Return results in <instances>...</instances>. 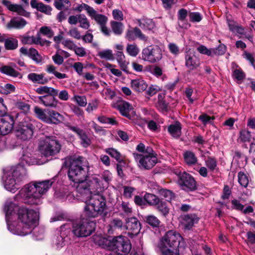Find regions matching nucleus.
I'll use <instances>...</instances> for the list:
<instances>
[{
    "label": "nucleus",
    "mask_w": 255,
    "mask_h": 255,
    "mask_svg": "<svg viewBox=\"0 0 255 255\" xmlns=\"http://www.w3.org/2000/svg\"><path fill=\"white\" fill-rule=\"evenodd\" d=\"M53 183L52 179L33 181L25 185L14 198L7 201L4 206L8 230L14 235L24 236L31 233L37 226L39 213L32 209L19 208L15 202L40 205L43 195Z\"/></svg>",
    "instance_id": "obj_1"
},
{
    "label": "nucleus",
    "mask_w": 255,
    "mask_h": 255,
    "mask_svg": "<svg viewBox=\"0 0 255 255\" xmlns=\"http://www.w3.org/2000/svg\"><path fill=\"white\" fill-rule=\"evenodd\" d=\"M32 150L27 148L23 150L21 157L22 165L19 164L16 167H12L4 170L2 176V184L8 191L15 193L23 182L25 175V169L23 167L24 163L28 165L39 164L40 162L32 156Z\"/></svg>",
    "instance_id": "obj_2"
},
{
    "label": "nucleus",
    "mask_w": 255,
    "mask_h": 255,
    "mask_svg": "<svg viewBox=\"0 0 255 255\" xmlns=\"http://www.w3.org/2000/svg\"><path fill=\"white\" fill-rule=\"evenodd\" d=\"M81 201L85 203L84 209L85 215L89 218H96L104 214L107 209L106 200L101 194L80 195Z\"/></svg>",
    "instance_id": "obj_3"
},
{
    "label": "nucleus",
    "mask_w": 255,
    "mask_h": 255,
    "mask_svg": "<svg viewBox=\"0 0 255 255\" xmlns=\"http://www.w3.org/2000/svg\"><path fill=\"white\" fill-rule=\"evenodd\" d=\"M183 244V239L180 234L170 230L160 239L158 248L162 255H179V248Z\"/></svg>",
    "instance_id": "obj_4"
},
{
    "label": "nucleus",
    "mask_w": 255,
    "mask_h": 255,
    "mask_svg": "<svg viewBox=\"0 0 255 255\" xmlns=\"http://www.w3.org/2000/svg\"><path fill=\"white\" fill-rule=\"evenodd\" d=\"M95 243L103 247L116 252L118 254L123 255L128 254L131 250V245L128 239L123 236L116 237L110 240L99 236L93 237Z\"/></svg>",
    "instance_id": "obj_5"
},
{
    "label": "nucleus",
    "mask_w": 255,
    "mask_h": 255,
    "mask_svg": "<svg viewBox=\"0 0 255 255\" xmlns=\"http://www.w3.org/2000/svg\"><path fill=\"white\" fill-rule=\"evenodd\" d=\"M83 158H69L66 159L65 164L69 167L68 177L72 181L81 184L86 180V172L82 167Z\"/></svg>",
    "instance_id": "obj_6"
},
{
    "label": "nucleus",
    "mask_w": 255,
    "mask_h": 255,
    "mask_svg": "<svg viewBox=\"0 0 255 255\" xmlns=\"http://www.w3.org/2000/svg\"><path fill=\"white\" fill-rule=\"evenodd\" d=\"M108 188L106 183H103V180L96 177H89L85 182L78 185L77 191L80 195L101 194Z\"/></svg>",
    "instance_id": "obj_7"
},
{
    "label": "nucleus",
    "mask_w": 255,
    "mask_h": 255,
    "mask_svg": "<svg viewBox=\"0 0 255 255\" xmlns=\"http://www.w3.org/2000/svg\"><path fill=\"white\" fill-rule=\"evenodd\" d=\"M133 155L141 169H150L157 162L156 154L149 147H146V151L143 153H133Z\"/></svg>",
    "instance_id": "obj_8"
},
{
    "label": "nucleus",
    "mask_w": 255,
    "mask_h": 255,
    "mask_svg": "<svg viewBox=\"0 0 255 255\" xmlns=\"http://www.w3.org/2000/svg\"><path fill=\"white\" fill-rule=\"evenodd\" d=\"M36 124L34 120L25 116L15 130L16 137L22 140L30 139L33 135Z\"/></svg>",
    "instance_id": "obj_9"
},
{
    "label": "nucleus",
    "mask_w": 255,
    "mask_h": 255,
    "mask_svg": "<svg viewBox=\"0 0 255 255\" xmlns=\"http://www.w3.org/2000/svg\"><path fill=\"white\" fill-rule=\"evenodd\" d=\"M96 224L94 222L82 219L74 222L73 224V232L78 237H87L95 231Z\"/></svg>",
    "instance_id": "obj_10"
},
{
    "label": "nucleus",
    "mask_w": 255,
    "mask_h": 255,
    "mask_svg": "<svg viewBox=\"0 0 255 255\" xmlns=\"http://www.w3.org/2000/svg\"><path fill=\"white\" fill-rule=\"evenodd\" d=\"M38 148L41 154L48 157L58 153L61 149V144L55 139L47 137L40 142Z\"/></svg>",
    "instance_id": "obj_11"
},
{
    "label": "nucleus",
    "mask_w": 255,
    "mask_h": 255,
    "mask_svg": "<svg viewBox=\"0 0 255 255\" xmlns=\"http://www.w3.org/2000/svg\"><path fill=\"white\" fill-rule=\"evenodd\" d=\"M3 99L0 98V134H8L13 128L14 121L12 117L6 114L7 108L3 103Z\"/></svg>",
    "instance_id": "obj_12"
},
{
    "label": "nucleus",
    "mask_w": 255,
    "mask_h": 255,
    "mask_svg": "<svg viewBox=\"0 0 255 255\" xmlns=\"http://www.w3.org/2000/svg\"><path fill=\"white\" fill-rule=\"evenodd\" d=\"M162 58V50L157 45L148 46L141 51V59L150 63L159 62Z\"/></svg>",
    "instance_id": "obj_13"
},
{
    "label": "nucleus",
    "mask_w": 255,
    "mask_h": 255,
    "mask_svg": "<svg viewBox=\"0 0 255 255\" xmlns=\"http://www.w3.org/2000/svg\"><path fill=\"white\" fill-rule=\"evenodd\" d=\"M178 183L185 191H193L196 188V183L194 178L186 172L179 175Z\"/></svg>",
    "instance_id": "obj_14"
},
{
    "label": "nucleus",
    "mask_w": 255,
    "mask_h": 255,
    "mask_svg": "<svg viewBox=\"0 0 255 255\" xmlns=\"http://www.w3.org/2000/svg\"><path fill=\"white\" fill-rule=\"evenodd\" d=\"M68 127L78 135L83 147L87 148L91 145V139L84 130L76 126H68Z\"/></svg>",
    "instance_id": "obj_15"
},
{
    "label": "nucleus",
    "mask_w": 255,
    "mask_h": 255,
    "mask_svg": "<svg viewBox=\"0 0 255 255\" xmlns=\"http://www.w3.org/2000/svg\"><path fill=\"white\" fill-rule=\"evenodd\" d=\"M75 193L72 192H69L67 189H65L62 191L56 192L55 196L59 198L62 201H68L69 202H74L77 200H81V198L79 196V194L78 192L77 189Z\"/></svg>",
    "instance_id": "obj_16"
},
{
    "label": "nucleus",
    "mask_w": 255,
    "mask_h": 255,
    "mask_svg": "<svg viewBox=\"0 0 255 255\" xmlns=\"http://www.w3.org/2000/svg\"><path fill=\"white\" fill-rule=\"evenodd\" d=\"M125 229L128 230V234L132 235H137L140 230V224L135 218H128L125 224Z\"/></svg>",
    "instance_id": "obj_17"
},
{
    "label": "nucleus",
    "mask_w": 255,
    "mask_h": 255,
    "mask_svg": "<svg viewBox=\"0 0 255 255\" xmlns=\"http://www.w3.org/2000/svg\"><path fill=\"white\" fill-rule=\"evenodd\" d=\"M2 3L8 10L16 12L19 15L26 17L30 16V13L26 11L21 5L13 4L7 0H2Z\"/></svg>",
    "instance_id": "obj_18"
},
{
    "label": "nucleus",
    "mask_w": 255,
    "mask_h": 255,
    "mask_svg": "<svg viewBox=\"0 0 255 255\" xmlns=\"http://www.w3.org/2000/svg\"><path fill=\"white\" fill-rule=\"evenodd\" d=\"M125 37L129 41H133L136 38L143 41H146L148 39L147 37L137 27L128 29L126 32Z\"/></svg>",
    "instance_id": "obj_19"
},
{
    "label": "nucleus",
    "mask_w": 255,
    "mask_h": 255,
    "mask_svg": "<svg viewBox=\"0 0 255 255\" xmlns=\"http://www.w3.org/2000/svg\"><path fill=\"white\" fill-rule=\"evenodd\" d=\"M20 53L25 55L27 56L36 63L39 64L42 63L43 58L42 56L38 53V51L34 48L27 49L24 47H22L20 49Z\"/></svg>",
    "instance_id": "obj_20"
},
{
    "label": "nucleus",
    "mask_w": 255,
    "mask_h": 255,
    "mask_svg": "<svg viewBox=\"0 0 255 255\" xmlns=\"http://www.w3.org/2000/svg\"><path fill=\"white\" fill-rule=\"evenodd\" d=\"M71 226L70 224H64L60 227V235L57 237L55 245L57 249H60L65 245L64 238L70 232Z\"/></svg>",
    "instance_id": "obj_21"
},
{
    "label": "nucleus",
    "mask_w": 255,
    "mask_h": 255,
    "mask_svg": "<svg viewBox=\"0 0 255 255\" xmlns=\"http://www.w3.org/2000/svg\"><path fill=\"white\" fill-rule=\"evenodd\" d=\"M185 59V65L190 70L196 69L200 64L199 60L191 52L186 53Z\"/></svg>",
    "instance_id": "obj_22"
},
{
    "label": "nucleus",
    "mask_w": 255,
    "mask_h": 255,
    "mask_svg": "<svg viewBox=\"0 0 255 255\" xmlns=\"http://www.w3.org/2000/svg\"><path fill=\"white\" fill-rule=\"evenodd\" d=\"M198 221V218L195 215H186L182 217L181 224L185 229L190 230Z\"/></svg>",
    "instance_id": "obj_23"
},
{
    "label": "nucleus",
    "mask_w": 255,
    "mask_h": 255,
    "mask_svg": "<svg viewBox=\"0 0 255 255\" xmlns=\"http://www.w3.org/2000/svg\"><path fill=\"white\" fill-rule=\"evenodd\" d=\"M47 124L57 125L64 120V117L54 110H47Z\"/></svg>",
    "instance_id": "obj_24"
},
{
    "label": "nucleus",
    "mask_w": 255,
    "mask_h": 255,
    "mask_svg": "<svg viewBox=\"0 0 255 255\" xmlns=\"http://www.w3.org/2000/svg\"><path fill=\"white\" fill-rule=\"evenodd\" d=\"M130 86L133 90L137 92H142L147 88V84L141 78L132 80Z\"/></svg>",
    "instance_id": "obj_25"
},
{
    "label": "nucleus",
    "mask_w": 255,
    "mask_h": 255,
    "mask_svg": "<svg viewBox=\"0 0 255 255\" xmlns=\"http://www.w3.org/2000/svg\"><path fill=\"white\" fill-rule=\"evenodd\" d=\"M55 96L45 95L39 97V100L45 107L56 108L58 101L55 98Z\"/></svg>",
    "instance_id": "obj_26"
},
{
    "label": "nucleus",
    "mask_w": 255,
    "mask_h": 255,
    "mask_svg": "<svg viewBox=\"0 0 255 255\" xmlns=\"http://www.w3.org/2000/svg\"><path fill=\"white\" fill-rule=\"evenodd\" d=\"M27 78L34 83L42 85L46 84L48 81L43 74H39L35 73H31L28 75Z\"/></svg>",
    "instance_id": "obj_27"
},
{
    "label": "nucleus",
    "mask_w": 255,
    "mask_h": 255,
    "mask_svg": "<svg viewBox=\"0 0 255 255\" xmlns=\"http://www.w3.org/2000/svg\"><path fill=\"white\" fill-rule=\"evenodd\" d=\"M31 6L36 8L37 10L44 13L47 15H51L52 7L48 5L45 4L42 2H38L36 1L31 2Z\"/></svg>",
    "instance_id": "obj_28"
},
{
    "label": "nucleus",
    "mask_w": 255,
    "mask_h": 255,
    "mask_svg": "<svg viewBox=\"0 0 255 255\" xmlns=\"http://www.w3.org/2000/svg\"><path fill=\"white\" fill-rule=\"evenodd\" d=\"M26 24L27 22L24 19L19 17H14L7 23V27L9 29L12 28L20 29L23 28Z\"/></svg>",
    "instance_id": "obj_29"
},
{
    "label": "nucleus",
    "mask_w": 255,
    "mask_h": 255,
    "mask_svg": "<svg viewBox=\"0 0 255 255\" xmlns=\"http://www.w3.org/2000/svg\"><path fill=\"white\" fill-rule=\"evenodd\" d=\"M116 60L121 69L124 72L128 73V63L125 60V56L122 51H117L116 54Z\"/></svg>",
    "instance_id": "obj_30"
},
{
    "label": "nucleus",
    "mask_w": 255,
    "mask_h": 255,
    "mask_svg": "<svg viewBox=\"0 0 255 255\" xmlns=\"http://www.w3.org/2000/svg\"><path fill=\"white\" fill-rule=\"evenodd\" d=\"M117 108L123 116L128 117V113L132 110V106L128 102L122 101L117 104Z\"/></svg>",
    "instance_id": "obj_31"
},
{
    "label": "nucleus",
    "mask_w": 255,
    "mask_h": 255,
    "mask_svg": "<svg viewBox=\"0 0 255 255\" xmlns=\"http://www.w3.org/2000/svg\"><path fill=\"white\" fill-rule=\"evenodd\" d=\"M168 131L174 137H179L181 133V126L179 122L170 125L168 128Z\"/></svg>",
    "instance_id": "obj_32"
},
{
    "label": "nucleus",
    "mask_w": 255,
    "mask_h": 255,
    "mask_svg": "<svg viewBox=\"0 0 255 255\" xmlns=\"http://www.w3.org/2000/svg\"><path fill=\"white\" fill-rule=\"evenodd\" d=\"M36 92L39 94H47V95L57 96L58 90L53 88L47 87L46 86H41L36 89Z\"/></svg>",
    "instance_id": "obj_33"
},
{
    "label": "nucleus",
    "mask_w": 255,
    "mask_h": 255,
    "mask_svg": "<svg viewBox=\"0 0 255 255\" xmlns=\"http://www.w3.org/2000/svg\"><path fill=\"white\" fill-rule=\"evenodd\" d=\"M0 72L9 76L18 77L20 76V74L13 68L8 66H2L0 67Z\"/></svg>",
    "instance_id": "obj_34"
},
{
    "label": "nucleus",
    "mask_w": 255,
    "mask_h": 255,
    "mask_svg": "<svg viewBox=\"0 0 255 255\" xmlns=\"http://www.w3.org/2000/svg\"><path fill=\"white\" fill-rule=\"evenodd\" d=\"M89 16L94 19L100 25H105L107 21V18L104 15L98 13L94 9L92 14H90Z\"/></svg>",
    "instance_id": "obj_35"
},
{
    "label": "nucleus",
    "mask_w": 255,
    "mask_h": 255,
    "mask_svg": "<svg viewBox=\"0 0 255 255\" xmlns=\"http://www.w3.org/2000/svg\"><path fill=\"white\" fill-rule=\"evenodd\" d=\"M34 112L37 118L47 123L48 119L47 110H43L42 109L36 106L34 108Z\"/></svg>",
    "instance_id": "obj_36"
},
{
    "label": "nucleus",
    "mask_w": 255,
    "mask_h": 255,
    "mask_svg": "<svg viewBox=\"0 0 255 255\" xmlns=\"http://www.w3.org/2000/svg\"><path fill=\"white\" fill-rule=\"evenodd\" d=\"M46 72L49 74H53L57 79H62L67 78L65 73H61L56 71V67L53 65H48L46 66Z\"/></svg>",
    "instance_id": "obj_37"
},
{
    "label": "nucleus",
    "mask_w": 255,
    "mask_h": 255,
    "mask_svg": "<svg viewBox=\"0 0 255 255\" xmlns=\"http://www.w3.org/2000/svg\"><path fill=\"white\" fill-rule=\"evenodd\" d=\"M185 162L188 165H194L197 162V158L194 153L190 151H186L184 153Z\"/></svg>",
    "instance_id": "obj_38"
},
{
    "label": "nucleus",
    "mask_w": 255,
    "mask_h": 255,
    "mask_svg": "<svg viewBox=\"0 0 255 255\" xmlns=\"http://www.w3.org/2000/svg\"><path fill=\"white\" fill-rule=\"evenodd\" d=\"M18 47V41L13 38H8L5 41L4 47L6 50H14Z\"/></svg>",
    "instance_id": "obj_39"
},
{
    "label": "nucleus",
    "mask_w": 255,
    "mask_h": 255,
    "mask_svg": "<svg viewBox=\"0 0 255 255\" xmlns=\"http://www.w3.org/2000/svg\"><path fill=\"white\" fill-rule=\"evenodd\" d=\"M126 50L128 54L132 57H136L139 52V49L135 44H128Z\"/></svg>",
    "instance_id": "obj_40"
},
{
    "label": "nucleus",
    "mask_w": 255,
    "mask_h": 255,
    "mask_svg": "<svg viewBox=\"0 0 255 255\" xmlns=\"http://www.w3.org/2000/svg\"><path fill=\"white\" fill-rule=\"evenodd\" d=\"M144 199L151 205H157L159 202V199L157 196L150 193H146L144 195Z\"/></svg>",
    "instance_id": "obj_41"
},
{
    "label": "nucleus",
    "mask_w": 255,
    "mask_h": 255,
    "mask_svg": "<svg viewBox=\"0 0 255 255\" xmlns=\"http://www.w3.org/2000/svg\"><path fill=\"white\" fill-rule=\"evenodd\" d=\"M139 26L144 30H151L154 26L151 19H141L138 21Z\"/></svg>",
    "instance_id": "obj_42"
},
{
    "label": "nucleus",
    "mask_w": 255,
    "mask_h": 255,
    "mask_svg": "<svg viewBox=\"0 0 255 255\" xmlns=\"http://www.w3.org/2000/svg\"><path fill=\"white\" fill-rule=\"evenodd\" d=\"M111 28L113 32L116 35H121L123 31L124 26L121 22L112 21Z\"/></svg>",
    "instance_id": "obj_43"
},
{
    "label": "nucleus",
    "mask_w": 255,
    "mask_h": 255,
    "mask_svg": "<svg viewBox=\"0 0 255 255\" xmlns=\"http://www.w3.org/2000/svg\"><path fill=\"white\" fill-rule=\"evenodd\" d=\"M98 55L101 58L107 60L114 59V56L112 50L111 49H106L98 52Z\"/></svg>",
    "instance_id": "obj_44"
},
{
    "label": "nucleus",
    "mask_w": 255,
    "mask_h": 255,
    "mask_svg": "<svg viewBox=\"0 0 255 255\" xmlns=\"http://www.w3.org/2000/svg\"><path fill=\"white\" fill-rule=\"evenodd\" d=\"M251 132L246 129H243L240 131L239 141L243 142H250L252 139Z\"/></svg>",
    "instance_id": "obj_45"
},
{
    "label": "nucleus",
    "mask_w": 255,
    "mask_h": 255,
    "mask_svg": "<svg viewBox=\"0 0 255 255\" xmlns=\"http://www.w3.org/2000/svg\"><path fill=\"white\" fill-rule=\"evenodd\" d=\"M78 22L80 23V26L85 29H88L90 25V22L88 18L83 14H79Z\"/></svg>",
    "instance_id": "obj_46"
},
{
    "label": "nucleus",
    "mask_w": 255,
    "mask_h": 255,
    "mask_svg": "<svg viewBox=\"0 0 255 255\" xmlns=\"http://www.w3.org/2000/svg\"><path fill=\"white\" fill-rule=\"evenodd\" d=\"M146 222L153 227H158L160 222L156 217L154 215H148L145 217Z\"/></svg>",
    "instance_id": "obj_47"
},
{
    "label": "nucleus",
    "mask_w": 255,
    "mask_h": 255,
    "mask_svg": "<svg viewBox=\"0 0 255 255\" xmlns=\"http://www.w3.org/2000/svg\"><path fill=\"white\" fill-rule=\"evenodd\" d=\"M238 182L243 187H247L249 180L248 176L243 172H240L238 173Z\"/></svg>",
    "instance_id": "obj_48"
},
{
    "label": "nucleus",
    "mask_w": 255,
    "mask_h": 255,
    "mask_svg": "<svg viewBox=\"0 0 255 255\" xmlns=\"http://www.w3.org/2000/svg\"><path fill=\"white\" fill-rule=\"evenodd\" d=\"M15 91V87L11 84H6L1 87L0 92L4 95H8L14 93Z\"/></svg>",
    "instance_id": "obj_49"
},
{
    "label": "nucleus",
    "mask_w": 255,
    "mask_h": 255,
    "mask_svg": "<svg viewBox=\"0 0 255 255\" xmlns=\"http://www.w3.org/2000/svg\"><path fill=\"white\" fill-rule=\"evenodd\" d=\"M158 102L156 103V107L162 112H165L167 109V105L163 100L162 95L159 94L158 96Z\"/></svg>",
    "instance_id": "obj_50"
},
{
    "label": "nucleus",
    "mask_w": 255,
    "mask_h": 255,
    "mask_svg": "<svg viewBox=\"0 0 255 255\" xmlns=\"http://www.w3.org/2000/svg\"><path fill=\"white\" fill-rule=\"evenodd\" d=\"M116 66L110 63L105 64V67L108 69L114 75L117 77H121L122 75V72L118 69L116 68Z\"/></svg>",
    "instance_id": "obj_51"
},
{
    "label": "nucleus",
    "mask_w": 255,
    "mask_h": 255,
    "mask_svg": "<svg viewBox=\"0 0 255 255\" xmlns=\"http://www.w3.org/2000/svg\"><path fill=\"white\" fill-rule=\"evenodd\" d=\"M39 33L48 38L52 37L54 35V32L51 28L47 26H42L39 29Z\"/></svg>",
    "instance_id": "obj_52"
},
{
    "label": "nucleus",
    "mask_w": 255,
    "mask_h": 255,
    "mask_svg": "<svg viewBox=\"0 0 255 255\" xmlns=\"http://www.w3.org/2000/svg\"><path fill=\"white\" fill-rule=\"evenodd\" d=\"M160 194L166 201L168 202H170L174 198L173 193L168 190L162 189L160 191Z\"/></svg>",
    "instance_id": "obj_53"
},
{
    "label": "nucleus",
    "mask_w": 255,
    "mask_h": 255,
    "mask_svg": "<svg viewBox=\"0 0 255 255\" xmlns=\"http://www.w3.org/2000/svg\"><path fill=\"white\" fill-rule=\"evenodd\" d=\"M205 164L209 170L211 171L215 170L217 165V160L211 157H209L206 160Z\"/></svg>",
    "instance_id": "obj_54"
},
{
    "label": "nucleus",
    "mask_w": 255,
    "mask_h": 255,
    "mask_svg": "<svg viewBox=\"0 0 255 255\" xmlns=\"http://www.w3.org/2000/svg\"><path fill=\"white\" fill-rule=\"evenodd\" d=\"M135 189L131 186H123V196L126 198H130L132 197L133 192Z\"/></svg>",
    "instance_id": "obj_55"
},
{
    "label": "nucleus",
    "mask_w": 255,
    "mask_h": 255,
    "mask_svg": "<svg viewBox=\"0 0 255 255\" xmlns=\"http://www.w3.org/2000/svg\"><path fill=\"white\" fill-rule=\"evenodd\" d=\"M93 9L94 8L92 7L86 3H82L80 5H79L76 7V10L79 12H81L84 10H86L89 16L90 15V14H92V12H93Z\"/></svg>",
    "instance_id": "obj_56"
},
{
    "label": "nucleus",
    "mask_w": 255,
    "mask_h": 255,
    "mask_svg": "<svg viewBox=\"0 0 255 255\" xmlns=\"http://www.w3.org/2000/svg\"><path fill=\"white\" fill-rule=\"evenodd\" d=\"M106 152L110 155L112 157L115 158L118 161L121 159V153L115 148H107L106 149Z\"/></svg>",
    "instance_id": "obj_57"
},
{
    "label": "nucleus",
    "mask_w": 255,
    "mask_h": 255,
    "mask_svg": "<svg viewBox=\"0 0 255 255\" xmlns=\"http://www.w3.org/2000/svg\"><path fill=\"white\" fill-rule=\"evenodd\" d=\"M101 94L105 99H112L115 95V92L108 87L105 88Z\"/></svg>",
    "instance_id": "obj_58"
},
{
    "label": "nucleus",
    "mask_w": 255,
    "mask_h": 255,
    "mask_svg": "<svg viewBox=\"0 0 255 255\" xmlns=\"http://www.w3.org/2000/svg\"><path fill=\"white\" fill-rule=\"evenodd\" d=\"M73 99L81 107H85L87 104V99L85 96L75 95Z\"/></svg>",
    "instance_id": "obj_59"
},
{
    "label": "nucleus",
    "mask_w": 255,
    "mask_h": 255,
    "mask_svg": "<svg viewBox=\"0 0 255 255\" xmlns=\"http://www.w3.org/2000/svg\"><path fill=\"white\" fill-rule=\"evenodd\" d=\"M112 179V174L109 170L104 171L102 174L101 180H103V183H107V186L108 187L109 182Z\"/></svg>",
    "instance_id": "obj_60"
},
{
    "label": "nucleus",
    "mask_w": 255,
    "mask_h": 255,
    "mask_svg": "<svg viewBox=\"0 0 255 255\" xmlns=\"http://www.w3.org/2000/svg\"><path fill=\"white\" fill-rule=\"evenodd\" d=\"M99 105V101L97 99H94L91 101L88 104L86 111L90 113L98 108Z\"/></svg>",
    "instance_id": "obj_61"
},
{
    "label": "nucleus",
    "mask_w": 255,
    "mask_h": 255,
    "mask_svg": "<svg viewBox=\"0 0 255 255\" xmlns=\"http://www.w3.org/2000/svg\"><path fill=\"white\" fill-rule=\"evenodd\" d=\"M72 67L79 76L83 75L84 66L82 62H75L72 65Z\"/></svg>",
    "instance_id": "obj_62"
},
{
    "label": "nucleus",
    "mask_w": 255,
    "mask_h": 255,
    "mask_svg": "<svg viewBox=\"0 0 255 255\" xmlns=\"http://www.w3.org/2000/svg\"><path fill=\"white\" fill-rule=\"evenodd\" d=\"M226 51V47L224 44H220L217 48H212V54L223 55Z\"/></svg>",
    "instance_id": "obj_63"
},
{
    "label": "nucleus",
    "mask_w": 255,
    "mask_h": 255,
    "mask_svg": "<svg viewBox=\"0 0 255 255\" xmlns=\"http://www.w3.org/2000/svg\"><path fill=\"white\" fill-rule=\"evenodd\" d=\"M157 209L159 212L164 216H166L169 213V209L165 204L162 202H159L157 205Z\"/></svg>",
    "instance_id": "obj_64"
}]
</instances>
